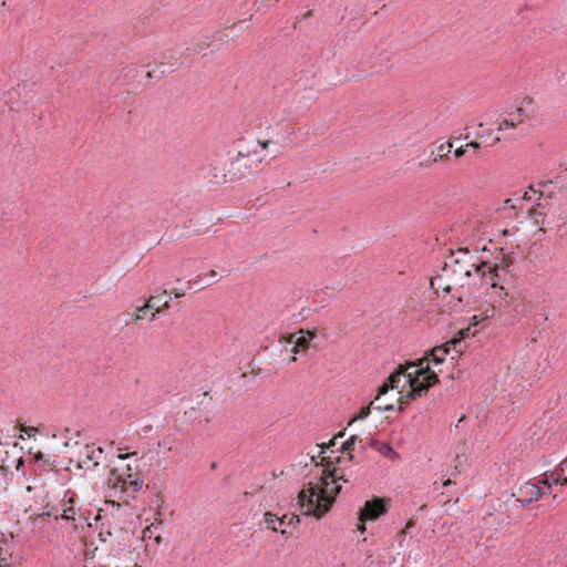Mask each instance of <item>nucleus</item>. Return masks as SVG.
<instances>
[{
  "label": "nucleus",
  "mask_w": 567,
  "mask_h": 567,
  "mask_svg": "<svg viewBox=\"0 0 567 567\" xmlns=\"http://www.w3.org/2000/svg\"><path fill=\"white\" fill-rule=\"evenodd\" d=\"M374 401H371L367 406H362L360 412L358 413L357 416H354L353 419H351V421L349 422V424H351L352 422L357 421V420H364L367 419L370 413H371V409L373 408L374 409Z\"/></svg>",
  "instance_id": "obj_23"
},
{
  "label": "nucleus",
  "mask_w": 567,
  "mask_h": 567,
  "mask_svg": "<svg viewBox=\"0 0 567 567\" xmlns=\"http://www.w3.org/2000/svg\"><path fill=\"white\" fill-rule=\"evenodd\" d=\"M539 188L535 189L534 186L529 187V192H533L534 194L539 193V197L545 196L546 193H548V197H550L551 188L554 187L553 182H544L538 184Z\"/></svg>",
  "instance_id": "obj_21"
},
{
  "label": "nucleus",
  "mask_w": 567,
  "mask_h": 567,
  "mask_svg": "<svg viewBox=\"0 0 567 567\" xmlns=\"http://www.w3.org/2000/svg\"><path fill=\"white\" fill-rule=\"evenodd\" d=\"M169 307H171L169 306V299H165L163 305L158 306L157 305V298L156 297H150L144 306L138 307V311L143 312V311H146V310L154 309V312L152 313L151 319H150L151 321H154L157 318V315L162 310L168 309Z\"/></svg>",
  "instance_id": "obj_13"
},
{
  "label": "nucleus",
  "mask_w": 567,
  "mask_h": 567,
  "mask_svg": "<svg viewBox=\"0 0 567 567\" xmlns=\"http://www.w3.org/2000/svg\"><path fill=\"white\" fill-rule=\"evenodd\" d=\"M202 279V276H198L195 280L187 281V289H192L195 285H198Z\"/></svg>",
  "instance_id": "obj_35"
},
{
  "label": "nucleus",
  "mask_w": 567,
  "mask_h": 567,
  "mask_svg": "<svg viewBox=\"0 0 567 567\" xmlns=\"http://www.w3.org/2000/svg\"><path fill=\"white\" fill-rule=\"evenodd\" d=\"M298 333H292V334H289L288 337H285V336H281L280 338L282 340H285L286 343L288 344H293L295 346V341L296 339L299 337L297 336Z\"/></svg>",
  "instance_id": "obj_29"
},
{
  "label": "nucleus",
  "mask_w": 567,
  "mask_h": 567,
  "mask_svg": "<svg viewBox=\"0 0 567 567\" xmlns=\"http://www.w3.org/2000/svg\"><path fill=\"white\" fill-rule=\"evenodd\" d=\"M365 522H360V524L358 525V529L363 533L365 530V525H364Z\"/></svg>",
  "instance_id": "obj_41"
},
{
  "label": "nucleus",
  "mask_w": 567,
  "mask_h": 567,
  "mask_svg": "<svg viewBox=\"0 0 567 567\" xmlns=\"http://www.w3.org/2000/svg\"><path fill=\"white\" fill-rule=\"evenodd\" d=\"M288 516L287 515H284L282 517L278 518L276 517L275 514L270 513V512H267L265 513L264 515V525L274 530V532H280L281 535L286 536L287 535V530L286 529H279L277 524L279 526H284V525H295L297 523H299V516L298 515H291L289 517V519L287 520Z\"/></svg>",
  "instance_id": "obj_11"
},
{
  "label": "nucleus",
  "mask_w": 567,
  "mask_h": 567,
  "mask_svg": "<svg viewBox=\"0 0 567 567\" xmlns=\"http://www.w3.org/2000/svg\"><path fill=\"white\" fill-rule=\"evenodd\" d=\"M157 298V305L162 306L164 301H162L163 297H168V292L166 290L163 291L161 296H155Z\"/></svg>",
  "instance_id": "obj_38"
},
{
  "label": "nucleus",
  "mask_w": 567,
  "mask_h": 567,
  "mask_svg": "<svg viewBox=\"0 0 567 567\" xmlns=\"http://www.w3.org/2000/svg\"><path fill=\"white\" fill-rule=\"evenodd\" d=\"M543 484L547 485L548 488L551 486V483L559 484V485H566L567 484V476H565V467L561 466V464L555 468V471L550 474V476H545V478L542 481Z\"/></svg>",
  "instance_id": "obj_14"
},
{
  "label": "nucleus",
  "mask_w": 567,
  "mask_h": 567,
  "mask_svg": "<svg viewBox=\"0 0 567 567\" xmlns=\"http://www.w3.org/2000/svg\"><path fill=\"white\" fill-rule=\"evenodd\" d=\"M529 118L528 112L523 106H517L515 110L506 112L505 116H502L495 122V131L503 132L504 138H514L515 135L505 133L506 131H513Z\"/></svg>",
  "instance_id": "obj_6"
},
{
  "label": "nucleus",
  "mask_w": 567,
  "mask_h": 567,
  "mask_svg": "<svg viewBox=\"0 0 567 567\" xmlns=\"http://www.w3.org/2000/svg\"><path fill=\"white\" fill-rule=\"evenodd\" d=\"M452 148H453V144L451 142H445V143H442L441 145H439L437 151L440 152V154H443L445 152L451 153Z\"/></svg>",
  "instance_id": "obj_25"
},
{
  "label": "nucleus",
  "mask_w": 567,
  "mask_h": 567,
  "mask_svg": "<svg viewBox=\"0 0 567 567\" xmlns=\"http://www.w3.org/2000/svg\"><path fill=\"white\" fill-rule=\"evenodd\" d=\"M58 512L59 511L55 506L50 507L49 505H47L45 511L43 512L42 516H54L55 518H58L59 517Z\"/></svg>",
  "instance_id": "obj_24"
},
{
  "label": "nucleus",
  "mask_w": 567,
  "mask_h": 567,
  "mask_svg": "<svg viewBox=\"0 0 567 567\" xmlns=\"http://www.w3.org/2000/svg\"><path fill=\"white\" fill-rule=\"evenodd\" d=\"M466 152H467V147H465V145H464V146L458 147V148L454 152V154H455V156H456V157H462V156H464V155H465V153H466Z\"/></svg>",
  "instance_id": "obj_34"
},
{
  "label": "nucleus",
  "mask_w": 567,
  "mask_h": 567,
  "mask_svg": "<svg viewBox=\"0 0 567 567\" xmlns=\"http://www.w3.org/2000/svg\"><path fill=\"white\" fill-rule=\"evenodd\" d=\"M390 507V499L373 497L364 503V506L359 512V520H377L382 515L386 514Z\"/></svg>",
  "instance_id": "obj_7"
},
{
  "label": "nucleus",
  "mask_w": 567,
  "mask_h": 567,
  "mask_svg": "<svg viewBox=\"0 0 567 567\" xmlns=\"http://www.w3.org/2000/svg\"><path fill=\"white\" fill-rule=\"evenodd\" d=\"M450 154L451 153H447V152H445L443 154H439V155H436V156H434L432 158V163H439L441 161L449 159L450 158Z\"/></svg>",
  "instance_id": "obj_30"
},
{
  "label": "nucleus",
  "mask_w": 567,
  "mask_h": 567,
  "mask_svg": "<svg viewBox=\"0 0 567 567\" xmlns=\"http://www.w3.org/2000/svg\"><path fill=\"white\" fill-rule=\"evenodd\" d=\"M262 157L256 150L238 151L230 161V175L236 181L260 172Z\"/></svg>",
  "instance_id": "obj_4"
},
{
  "label": "nucleus",
  "mask_w": 567,
  "mask_h": 567,
  "mask_svg": "<svg viewBox=\"0 0 567 567\" xmlns=\"http://www.w3.org/2000/svg\"><path fill=\"white\" fill-rule=\"evenodd\" d=\"M465 147H467V148H468V147H472L473 150H477V148H480V143H478V142H475V141H474V142H470V143H467V144L465 145Z\"/></svg>",
  "instance_id": "obj_39"
},
{
  "label": "nucleus",
  "mask_w": 567,
  "mask_h": 567,
  "mask_svg": "<svg viewBox=\"0 0 567 567\" xmlns=\"http://www.w3.org/2000/svg\"><path fill=\"white\" fill-rule=\"evenodd\" d=\"M359 440V436L357 435H352L350 436V439L348 441H346L342 446H341V450L343 452H348L349 453V458L351 461L354 460V455L350 453V451H357V441Z\"/></svg>",
  "instance_id": "obj_22"
},
{
  "label": "nucleus",
  "mask_w": 567,
  "mask_h": 567,
  "mask_svg": "<svg viewBox=\"0 0 567 567\" xmlns=\"http://www.w3.org/2000/svg\"><path fill=\"white\" fill-rule=\"evenodd\" d=\"M336 439H337V437L332 439V440L330 441L329 445H334V440H336Z\"/></svg>",
  "instance_id": "obj_54"
},
{
  "label": "nucleus",
  "mask_w": 567,
  "mask_h": 567,
  "mask_svg": "<svg viewBox=\"0 0 567 567\" xmlns=\"http://www.w3.org/2000/svg\"><path fill=\"white\" fill-rule=\"evenodd\" d=\"M208 276H209L210 278H214V279H215V278L217 277V272H216L215 270H210V271L208 272Z\"/></svg>",
  "instance_id": "obj_45"
},
{
  "label": "nucleus",
  "mask_w": 567,
  "mask_h": 567,
  "mask_svg": "<svg viewBox=\"0 0 567 567\" xmlns=\"http://www.w3.org/2000/svg\"><path fill=\"white\" fill-rule=\"evenodd\" d=\"M144 315H145V311L140 312L138 308H137L136 313L133 316L134 321L137 322V321L144 319Z\"/></svg>",
  "instance_id": "obj_36"
},
{
  "label": "nucleus",
  "mask_w": 567,
  "mask_h": 567,
  "mask_svg": "<svg viewBox=\"0 0 567 567\" xmlns=\"http://www.w3.org/2000/svg\"><path fill=\"white\" fill-rule=\"evenodd\" d=\"M174 296H175V298H181V297H183V296H184V293H183V292H181V291H178V290H175V291H174Z\"/></svg>",
  "instance_id": "obj_46"
},
{
  "label": "nucleus",
  "mask_w": 567,
  "mask_h": 567,
  "mask_svg": "<svg viewBox=\"0 0 567 567\" xmlns=\"http://www.w3.org/2000/svg\"><path fill=\"white\" fill-rule=\"evenodd\" d=\"M311 16H312V11H311V10H309V11H307V12L305 13L303 18H305V19H309Z\"/></svg>",
  "instance_id": "obj_47"
},
{
  "label": "nucleus",
  "mask_w": 567,
  "mask_h": 567,
  "mask_svg": "<svg viewBox=\"0 0 567 567\" xmlns=\"http://www.w3.org/2000/svg\"><path fill=\"white\" fill-rule=\"evenodd\" d=\"M157 528H158V526H155V525L147 526L143 530V538L144 539L152 538L154 536V529H157Z\"/></svg>",
  "instance_id": "obj_26"
},
{
  "label": "nucleus",
  "mask_w": 567,
  "mask_h": 567,
  "mask_svg": "<svg viewBox=\"0 0 567 567\" xmlns=\"http://www.w3.org/2000/svg\"><path fill=\"white\" fill-rule=\"evenodd\" d=\"M492 133H493V130L488 128V130L482 131L478 135H480V137L484 138V137L492 136Z\"/></svg>",
  "instance_id": "obj_37"
},
{
  "label": "nucleus",
  "mask_w": 567,
  "mask_h": 567,
  "mask_svg": "<svg viewBox=\"0 0 567 567\" xmlns=\"http://www.w3.org/2000/svg\"><path fill=\"white\" fill-rule=\"evenodd\" d=\"M104 454V451L102 447H93L86 445L80 453H79V461L78 465L80 468L92 471L94 470L99 464Z\"/></svg>",
  "instance_id": "obj_8"
},
{
  "label": "nucleus",
  "mask_w": 567,
  "mask_h": 567,
  "mask_svg": "<svg viewBox=\"0 0 567 567\" xmlns=\"http://www.w3.org/2000/svg\"><path fill=\"white\" fill-rule=\"evenodd\" d=\"M369 445L370 447L375 449L383 456H389L390 454L398 456V454L393 452V449L389 443H380L375 440H370Z\"/></svg>",
  "instance_id": "obj_19"
},
{
  "label": "nucleus",
  "mask_w": 567,
  "mask_h": 567,
  "mask_svg": "<svg viewBox=\"0 0 567 567\" xmlns=\"http://www.w3.org/2000/svg\"><path fill=\"white\" fill-rule=\"evenodd\" d=\"M505 205L511 206L512 208H515V205L513 204V199H511V198L505 200Z\"/></svg>",
  "instance_id": "obj_42"
},
{
  "label": "nucleus",
  "mask_w": 567,
  "mask_h": 567,
  "mask_svg": "<svg viewBox=\"0 0 567 567\" xmlns=\"http://www.w3.org/2000/svg\"><path fill=\"white\" fill-rule=\"evenodd\" d=\"M374 409L378 411H392L394 410V405L392 403H389L384 404V408H381V405H375Z\"/></svg>",
  "instance_id": "obj_33"
},
{
  "label": "nucleus",
  "mask_w": 567,
  "mask_h": 567,
  "mask_svg": "<svg viewBox=\"0 0 567 567\" xmlns=\"http://www.w3.org/2000/svg\"><path fill=\"white\" fill-rule=\"evenodd\" d=\"M471 334V329L470 328H466V329H461L456 336H454L449 342L447 344H452L453 346V350L456 352L457 355H461L463 353V350H464V347H463V341L465 338H468Z\"/></svg>",
  "instance_id": "obj_15"
},
{
  "label": "nucleus",
  "mask_w": 567,
  "mask_h": 567,
  "mask_svg": "<svg viewBox=\"0 0 567 567\" xmlns=\"http://www.w3.org/2000/svg\"><path fill=\"white\" fill-rule=\"evenodd\" d=\"M523 199L525 200H532V196L529 194V192H525L524 196H523Z\"/></svg>",
  "instance_id": "obj_43"
},
{
  "label": "nucleus",
  "mask_w": 567,
  "mask_h": 567,
  "mask_svg": "<svg viewBox=\"0 0 567 567\" xmlns=\"http://www.w3.org/2000/svg\"><path fill=\"white\" fill-rule=\"evenodd\" d=\"M109 484L114 489L127 494L130 497L140 492L144 485V481L138 471H133L132 466L126 465L125 471L118 473L117 470H112L109 476Z\"/></svg>",
  "instance_id": "obj_5"
},
{
  "label": "nucleus",
  "mask_w": 567,
  "mask_h": 567,
  "mask_svg": "<svg viewBox=\"0 0 567 567\" xmlns=\"http://www.w3.org/2000/svg\"><path fill=\"white\" fill-rule=\"evenodd\" d=\"M61 518L64 520H72L78 526V523L83 518L82 515L76 516L75 508V493L66 491L62 501V514Z\"/></svg>",
  "instance_id": "obj_12"
},
{
  "label": "nucleus",
  "mask_w": 567,
  "mask_h": 567,
  "mask_svg": "<svg viewBox=\"0 0 567 567\" xmlns=\"http://www.w3.org/2000/svg\"><path fill=\"white\" fill-rule=\"evenodd\" d=\"M560 464H561L563 467L566 466V468H567V460L563 461Z\"/></svg>",
  "instance_id": "obj_52"
},
{
  "label": "nucleus",
  "mask_w": 567,
  "mask_h": 567,
  "mask_svg": "<svg viewBox=\"0 0 567 567\" xmlns=\"http://www.w3.org/2000/svg\"><path fill=\"white\" fill-rule=\"evenodd\" d=\"M154 539H155V542H156L157 544H159V543H161V540H162V537H161V535H156V536H154Z\"/></svg>",
  "instance_id": "obj_51"
},
{
  "label": "nucleus",
  "mask_w": 567,
  "mask_h": 567,
  "mask_svg": "<svg viewBox=\"0 0 567 567\" xmlns=\"http://www.w3.org/2000/svg\"><path fill=\"white\" fill-rule=\"evenodd\" d=\"M453 281L446 279V276H443V272L431 279V287L437 293L441 289L443 292L449 293L452 290Z\"/></svg>",
  "instance_id": "obj_16"
},
{
  "label": "nucleus",
  "mask_w": 567,
  "mask_h": 567,
  "mask_svg": "<svg viewBox=\"0 0 567 567\" xmlns=\"http://www.w3.org/2000/svg\"><path fill=\"white\" fill-rule=\"evenodd\" d=\"M368 446H370L369 442L365 443L361 437H359V440L357 441V452L364 453Z\"/></svg>",
  "instance_id": "obj_27"
},
{
  "label": "nucleus",
  "mask_w": 567,
  "mask_h": 567,
  "mask_svg": "<svg viewBox=\"0 0 567 567\" xmlns=\"http://www.w3.org/2000/svg\"><path fill=\"white\" fill-rule=\"evenodd\" d=\"M513 496H516V501L519 502L522 506H527L543 496V489L534 483L526 482Z\"/></svg>",
  "instance_id": "obj_9"
},
{
  "label": "nucleus",
  "mask_w": 567,
  "mask_h": 567,
  "mask_svg": "<svg viewBox=\"0 0 567 567\" xmlns=\"http://www.w3.org/2000/svg\"><path fill=\"white\" fill-rule=\"evenodd\" d=\"M414 525L413 520L406 523L405 528H411Z\"/></svg>",
  "instance_id": "obj_50"
},
{
  "label": "nucleus",
  "mask_w": 567,
  "mask_h": 567,
  "mask_svg": "<svg viewBox=\"0 0 567 567\" xmlns=\"http://www.w3.org/2000/svg\"><path fill=\"white\" fill-rule=\"evenodd\" d=\"M305 332V339L310 343L311 340H313L317 337V328L312 330H303Z\"/></svg>",
  "instance_id": "obj_28"
},
{
  "label": "nucleus",
  "mask_w": 567,
  "mask_h": 567,
  "mask_svg": "<svg viewBox=\"0 0 567 567\" xmlns=\"http://www.w3.org/2000/svg\"><path fill=\"white\" fill-rule=\"evenodd\" d=\"M501 141V136H495L491 143V145H494L495 143Z\"/></svg>",
  "instance_id": "obj_48"
},
{
  "label": "nucleus",
  "mask_w": 567,
  "mask_h": 567,
  "mask_svg": "<svg viewBox=\"0 0 567 567\" xmlns=\"http://www.w3.org/2000/svg\"><path fill=\"white\" fill-rule=\"evenodd\" d=\"M498 266L501 267L499 272H501V271H507V270H508V267H509V264H508V261L503 257V258H502V264H501V265L498 264ZM501 278H502V276H501V275H499V276H495V277H494V281H495V284H496V287H495V286H493L491 282H488V284L492 286V288H494V289H498V296H499L501 298H505V297H508V292L506 291V289L504 288V286H498V281L501 280Z\"/></svg>",
  "instance_id": "obj_18"
},
{
  "label": "nucleus",
  "mask_w": 567,
  "mask_h": 567,
  "mask_svg": "<svg viewBox=\"0 0 567 567\" xmlns=\"http://www.w3.org/2000/svg\"><path fill=\"white\" fill-rule=\"evenodd\" d=\"M271 143V141L267 140V141H258V145L261 146V148L266 150L269 144Z\"/></svg>",
  "instance_id": "obj_40"
},
{
  "label": "nucleus",
  "mask_w": 567,
  "mask_h": 567,
  "mask_svg": "<svg viewBox=\"0 0 567 567\" xmlns=\"http://www.w3.org/2000/svg\"><path fill=\"white\" fill-rule=\"evenodd\" d=\"M326 474L327 470H323L320 483H309L300 491L298 501L305 515L321 517L330 509L333 498L330 497L326 491V486L329 484L327 481L328 477H330L332 482L338 480H343L344 482L348 481L340 468L334 467L328 473V476H326Z\"/></svg>",
  "instance_id": "obj_3"
},
{
  "label": "nucleus",
  "mask_w": 567,
  "mask_h": 567,
  "mask_svg": "<svg viewBox=\"0 0 567 567\" xmlns=\"http://www.w3.org/2000/svg\"><path fill=\"white\" fill-rule=\"evenodd\" d=\"M452 483L453 482L450 478H447L446 481L443 482V486L446 487V486L451 485Z\"/></svg>",
  "instance_id": "obj_49"
},
{
  "label": "nucleus",
  "mask_w": 567,
  "mask_h": 567,
  "mask_svg": "<svg viewBox=\"0 0 567 567\" xmlns=\"http://www.w3.org/2000/svg\"><path fill=\"white\" fill-rule=\"evenodd\" d=\"M209 182L216 185L236 182L230 175V167L226 169L225 165L219 161H214L209 165Z\"/></svg>",
  "instance_id": "obj_10"
},
{
  "label": "nucleus",
  "mask_w": 567,
  "mask_h": 567,
  "mask_svg": "<svg viewBox=\"0 0 567 567\" xmlns=\"http://www.w3.org/2000/svg\"><path fill=\"white\" fill-rule=\"evenodd\" d=\"M216 466H217V464L214 462V463H212L210 468H212V470H215V468H216Z\"/></svg>",
  "instance_id": "obj_53"
},
{
  "label": "nucleus",
  "mask_w": 567,
  "mask_h": 567,
  "mask_svg": "<svg viewBox=\"0 0 567 567\" xmlns=\"http://www.w3.org/2000/svg\"><path fill=\"white\" fill-rule=\"evenodd\" d=\"M21 431L24 432L29 437L34 436L37 429L32 426H22Z\"/></svg>",
  "instance_id": "obj_31"
},
{
  "label": "nucleus",
  "mask_w": 567,
  "mask_h": 567,
  "mask_svg": "<svg viewBox=\"0 0 567 567\" xmlns=\"http://www.w3.org/2000/svg\"><path fill=\"white\" fill-rule=\"evenodd\" d=\"M499 269L498 264L477 262L476 256L468 248H458L455 251L451 250L449 256L445 257L442 271L447 280L461 286L468 284V279L474 275L496 287L494 277L499 276Z\"/></svg>",
  "instance_id": "obj_1"
},
{
  "label": "nucleus",
  "mask_w": 567,
  "mask_h": 567,
  "mask_svg": "<svg viewBox=\"0 0 567 567\" xmlns=\"http://www.w3.org/2000/svg\"><path fill=\"white\" fill-rule=\"evenodd\" d=\"M300 336L296 339L295 341V346L292 347L291 351L292 353L295 354H298L300 352H306L309 348V342L307 341V339H305V332L303 330H299L298 332Z\"/></svg>",
  "instance_id": "obj_20"
},
{
  "label": "nucleus",
  "mask_w": 567,
  "mask_h": 567,
  "mask_svg": "<svg viewBox=\"0 0 567 567\" xmlns=\"http://www.w3.org/2000/svg\"><path fill=\"white\" fill-rule=\"evenodd\" d=\"M412 399H406V394L400 399L399 410L403 411Z\"/></svg>",
  "instance_id": "obj_32"
},
{
  "label": "nucleus",
  "mask_w": 567,
  "mask_h": 567,
  "mask_svg": "<svg viewBox=\"0 0 567 567\" xmlns=\"http://www.w3.org/2000/svg\"><path fill=\"white\" fill-rule=\"evenodd\" d=\"M451 348H453L452 344H447V342L444 346L435 347L431 350V358L434 363H442L445 359V355L450 353Z\"/></svg>",
  "instance_id": "obj_17"
},
{
  "label": "nucleus",
  "mask_w": 567,
  "mask_h": 567,
  "mask_svg": "<svg viewBox=\"0 0 567 567\" xmlns=\"http://www.w3.org/2000/svg\"><path fill=\"white\" fill-rule=\"evenodd\" d=\"M291 361H292V362H296V361H297V358H296V357H292V358H291Z\"/></svg>",
  "instance_id": "obj_55"
},
{
  "label": "nucleus",
  "mask_w": 567,
  "mask_h": 567,
  "mask_svg": "<svg viewBox=\"0 0 567 567\" xmlns=\"http://www.w3.org/2000/svg\"><path fill=\"white\" fill-rule=\"evenodd\" d=\"M135 454H136V453H132V455H135ZM130 456H131V454H120V455H118V458L125 460V458H127V457H130Z\"/></svg>",
  "instance_id": "obj_44"
},
{
  "label": "nucleus",
  "mask_w": 567,
  "mask_h": 567,
  "mask_svg": "<svg viewBox=\"0 0 567 567\" xmlns=\"http://www.w3.org/2000/svg\"><path fill=\"white\" fill-rule=\"evenodd\" d=\"M439 383V377L431 371L426 359H422L419 363L400 364L396 370L390 374L378 390L375 400L388 393L390 389H404L406 385L411 390L406 393V399H416L422 396L429 389Z\"/></svg>",
  "instance_id": "obj_2"
}]
</instances>
